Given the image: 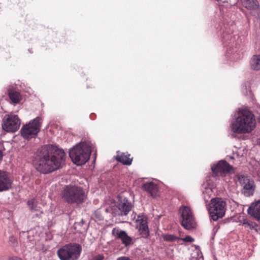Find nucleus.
Returning <instances> with one entry per match:
<instances>
[{"label": "nucleus", "instance_id": "nucleus-1", "mask_svg": "<svg viewBox=\"0 0 260 260\" xmlns=\"http://www.w3.org/2000/svg\"><path fill=\"white\" fill-rule=\"evenodd\" d=\"M66 157L62 149L49 145L42 149L35 167L39 172L47 174L61 167L64 164Z\"/></svg>", "mask_w": 260, "mask_h": 260}, {"label": "nucleus", "instance_id": "nucleus-2", "mask_svg": "<svg viewBox=\"0 0 260 260\" xmlns=\"http://www.w3.org/2000/svg\"><path fill=\"white\" fill-rule=\"evenodd\" d=\"M256 125L254 114L245 108L240 109L235 120L231 124L232 131L238 134L250 133Z\"/></svg>", "mask_w": 260, "mask_h": 260}, {"label": "nucleus", "instance_id": "nucleus-3", "mask_svg": "<svg viewBox=\"0 0 260 260\" xmlns=\"http://www.w3.org/2000/svg\"><path fill=\"white\" fill-rule=\"evenodd\" d=\"M90 142H82L77 144L69 151V156L77 165L84 164L89 158L91 153Z\"/></svg>", "mask_w": 260, "mask_h": 260}, {"label": "nucleus", "instance_id": "nucleus-4", "mask_svg": "<svg viewBox=\"0 0 260 260\" xmlns=\"http://www.w3.org/2000/svg\"><path fill=\"white\" fill-rule=\"evenodd\" d=\"M87 194L83 188L76 185H67L62 191V197L68 203L79 205L86 200Z\"/></svg>", "mask_w": 260, "mask_h": 260}, {"label": "nucleus", "instance_id": "nucleus-5", "mask_svg": "<svg viewBox=\"0 0 260 260\" xmlns=\"http://www.w3.org/2000/svg\"><path fill=\"white\" fill-rule=\"evenodd\" d=\"M226 203L221 198H213L207 206L210 216L214 221L223 217L225 214Z\"/></svg>", "mask_w": 260, "mask_h": 260}, {"label": "nucleus", "instance_id": "nucleus-6", "mask_svg": "<svg viewBox=\"0 0 260 260\" xmlns=\"http://www.w3.org/2000/svg\"><path fill=\"white\" fill-rule=\"evenodd\" d=\"M82 250L81 246L78 244H69L63 246L57 250V255L61 260H76Z\"/></svg>", "mask_w": 260, "mask_h": 260}, {"label": "nucleus", "instance_id": "nucleus-7", "mask_svg": "<svg viewBox=\"0 0 260 260\" xmlns=\"http://www.w3.org/2000/svg\"><path fill=\"white\" fill-rule=\"evenodd\" d=\"M42 122L41 118L37 117L24 125L21 129L22 137L26 139L35 138L40 130Z\"/></svg>", "mask_w": 260, "mask_h": 260}, {"label": "nucleus", "instance_id": "nucleus-8", "mask_svg": "<svg viewBox=\"0 0 260 260\" xmlns=\"http://www.w3.org/2000/svg\"><path fill=\"white\" fill-rule=\"evenodd\" d=\"M179 212L182 218L181 225L185 229L190 230L196 227L194 215L189 207L182 206L180 208Z\"/></svg>", "mask_w": 260, "mask_h": 260}, {"label": "nucleus", "instance_id": "nucleus-9", "mask_svg": "<svg viewBox=\"0 0 260 260\" xmlns=\"http://www.w3.org/2000/svg\"><path fill=\"white\" fill-rule=\"evenodd\" d=\"M20 121L17 115L10 114L5 115L3 120L2 127L8 132H15L19 128Z\"/></svg>", "mask_w": 260, "mask_h": 260}, {"label": "nucleus", "instance_id": "nucleus-10", "mask_svg": "<svg viewBox=\"0 0 260 260\" xmlns=\"http://www.w3.org/2000/svg\"><path fill=\"white\" fill-rule=\"evenodd\" d=\"M211 169L215 176H222L234 172L233 167L224 160H220L217 165L212 166Z\"/></svg>", "mask_w": 260, "mask_h": 260}, {"label": "nucleus", "instance_id": "nucleus-11", "mask_svg": "<svg viewBox=\"0 0 260 260\" xmlns=\"http://www.w3.org/2000/svg\"><path fill=\"white\" fill-rule=\"evenodd\" d=\"M237 177L240 183L243 187V193L244 195L247 197L252 195L254 190V182L243 175L238 174Z\"/></svg>", "mask_w": 260, "mask_h": 260}, {"label": "nucleus", "instance_id": "nucleus-12", "mask_svg": "<svg viewBox=\"0 0 260 260\" xmlns=\"http://www.w3.org/2000/svg\"><path fill=\"white\" fill-rule=\"evenodd\" d=\"M131 203L125 198L121 199L114 209L115 215H126L132 210Z\"/></svg>", "mask_w": 260, "mask_h": 260}, {"label": "nucleus", "instance_id": "nucleus-13", "mask_svg": "<svg viewBox=\"0 0 260 260\" xmlns=\"http://www.w3.org/2000/svg\"><path fill=\"white\" fill-rule=\"evenodd\" d=\"M137 228L138 229L140 234L143 238H147L149 235V231L147 225V219L145 217H138L136 220Z\"/></svg>", "mask_w": 260, "mask_h": 260}, {"label": "nucleus", "instance_id": "nucleus-14", "mask_svg": "<svg viewBox=\"0 0 260 260\" xmlns=\"http://www.w3.org/2000/svg\"><path fill=\"white\" fill-rule=\"evenodd\" d=\"M12 181L8 174L0 170V192L6 191L11 188Z\"/></svg>", "mask_w": 260, "mask_h": 260}, {"label": "nucleus", "instance_id": "nucleus-15", "mask_svg": "<svg viewBox=\"0 0 260 260\" xmlns=\"http://www.w3.org/2000/svg\"><path fill=\"white\" fill-rule=\"evenodd\" d=\"M113 235L117 238L120 239L122 243L126 246H128L132 244V239L127 235V233L124 231H119L114 229L113 230Z\"/></svg>", "mask_w": 260, "mask_h": 260}, {"label": "nucleus", "instance_id": "nucleus-16", "mask_svg": "<svg viewBox=\"0 0 260 260\" xmlns=\"http://www.w3.org/2000/svg\"><path fill=\"white\" fill-rule=\"evenodd\" d=\"M248 214L255 218L260 219V200L255 203L251 204L247 210Z\"/></svg>", "mask_w": 260, "mask_h": 260}, {"label": "nucleus", "instance_id": "nucleus-17", "mask_svg": "<svg viewBox=\"0 0 260 260\" xmlns=\"http://www.w3.org/2000/svg\"><path fill=\"white\" fill-rule=\"evenodd\" d=\"M243 7L249 10H257L259 5L257 0H240Z\"/></svg>", "mask_w": 260, "mask_h": 260}, {"label": "nucleus", "instance_id": "nucleus-18", "mask_svg": "<svg viewBox=\"0 0 260 260\" xmlns=\"http://www.w3.org/2000/svg\"><path fill=\"white\" fill-rule=\"evenodd\" d=\"M143 187L145 190L150 193L151 196L154 197L158 191L157 185L153 182H147L144 184Z\"/></svg>", "mask_w": 260, "mask_h": 260}, {"label": "nucleus", "instance_id": "nucleus-19", "mask_svg": "<svg viewBox=\"0 0 260 260\" xmlns=\"http://www.w3.org/2000/svg\"><path fill=\"white\" fill-rule=\"evenodd\" d=\"M116 159L124 165H131L132 161V159L129 157V155H127L125 154L117 155Z\"/></svg>", "mask_w": 260, "mask_h": 260}, {"label": "nucleus", "instance_id": "nucleus-20", "mask_svg": "<svg viewBox=\"0 0 260 260\" xmlns=\"http://www.w3.org/2000/svg\"><path fill=\"white\" fill-rule=\"evenodd\" d=\"M8 92L10 99L13 103H17L19 102L20 96L19 92L11 89H9Z\"/></svg>", "mask_w": 260, "mask_h": 260}, {"label": "nucleus", "instance_id": "nucleus-21", "mask_svg": "<svg viewBox=\"0 0 260 260\" xmlns=\"http://www.w3.org/2000/svg\"><path fill=\"white\" fill-rule=\"evenodd\" d=\"M27 205L32 211L39 210V207H38L37 202L36 199H31L27 201Z\"/></svg>", "mask_w": 260, "mask_h": 260}, {"label": "nucleus", "instance_id": "nucleus-22", "mask_svg": "<svg viewBox=\"0 0 260 260\" xmlns=\"http://www.w3.org/2000/svg\"><path fill=\"white\" fill-rule=\"evenodd\" d=\"M164 239L165 241H173L178 239L177 237L174 236L173 235H165L164 236Z\"/></svg>", "mask_w": 260, "mask_h": 260}, {"label": "nucleus", "instance_id": "nucleus-23", "mask_svg": "<svg viewBox=\"0 0 260 260\" xmlns=\"http://www.w3.org/2000/svg\"><path fill=\"white\" fill-rule=\"evenodd\" d=\"M182 241L185 242H188V243H192L194 241V239L190 236H187L184 238H182L180 239Z\"/></svg>", "mask_w": 260, "mask_h": 260}, {"label": "nucleus", "instance_id": "nucleus-24", "mask_svg": "<svg viewBox=\"0 0 260 260\" xmlns=\"http://www.w3.org/2000/svg\"><path fill=\"white\" fill-rule=\"evenodd\" d=\"M104 258V256L103 255L99 254L97 256H94L91 260H103Z\"/></svg>", "mask_w": 260, "mask_h": 260}, {"label": "nucleus", "instance_id": "nucleus-25", "mask_svg": "<svg viewBox=\"0 0 260 260\" xmlns=\"http://www.w3.org/2000/svg\"><path fill=\"white\" fill-rule=\"evenodd\" d=\"M116 260H132L127 256H121L118 257Z\"/></svg>", "mask_w": 260, "mask_h": 260}, {"label": "nucleus", "instance_id": "nucleus-26", "mask_svg": "<svg viewBox=\"0 0 260 260\" xmlns=\"http://www.w3.org/2000/svg\"><path fill=\"white\" fill-rule=\"evenodd\" d=\"M8 260H23L21 258L18 256H12Z\"/></svg>", "mask_w": 260, "mask_h": 260}, {"label": "nucleus", "instance_id": "nucleus-27", "mask_svg": "<svg viewBox=\"0 0 260 260\" xmlns=\"http://www.w3.org/2000/svg\"><path fill=\"white\" fill-rule=\"evenodd\" d=\"M9 241L12 242L13 244H15L16 242V240L15 237L13 236H11L9 238Z\"/></svg>", "mask_w": 260, "mask_h": 260}, {"label": "nucleus", "instance_id": "nucleus-28", "mask_svg": "<svg viewBox=\"0 0 260 260\" xmlns=\"http://www.w3.org/2000/svg\"><path fill=\"white\" fill-rule=\"evenodd\" d=\"M257 144L260 146V138H259L257 140Z\"/></svg>", "mask_w": 260, "mask_h": 260}, {"label": "nucleus", "instance_id": "nucleus-29", "mask_svg": "<svg viewBox=\"0 0 260 260\" xmlns=\"http://www.w3.org/2000/svg\"><path fill=\"white\" fill-rule=\"evenodd\" d=\"M216 1L218 2H221L223 3H224L226 1V0H216Z\"/></svg>", "mask_w": 260, "mask_h": 260}, {"label": "nucleus", "instance_id": "nucleus-30", "mask_svg": "<svg viewBox=\"0 0 260 260\" xmlns=\"http://www.w3.org/2000/svg\"><path fill=\"white\" fill-rule=\"evenodd\" d=\"M206 190H207V191H208V192H210V191H211V189L210 188L206 189Z\"/></svg>", "mask_w": 260, "mask_h": 260}, {"label": "nucleus", "instance_id": "nucleus-31", "mask_svg": "<svg viewBox=\"0 0 260 260\" xmlns=\"http://www.w3.org/2000/svg\"><path fill=\"white\" fill-rule=\"evenodd\" d=\"M258 121L260 123V116L258 117Z\"/></svg>", "mask_w": 260, "mask_h": 260}, {"label": "nucleus", "instance_id": "nucleus-32", "mask_svg": "<svg viewBox=\"0 0 260 260\" xmlns=\"http://www.w3.org/2000/svg\"><path fill=\"white\" fill-rule=\"evenodd\" d=\"M231 158L233 159V157L232 156L230 157Z\"/></svg>", "mask_w": 260, "mask_h": 260}]
</instances>
